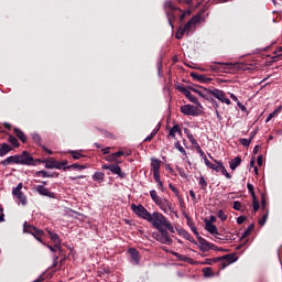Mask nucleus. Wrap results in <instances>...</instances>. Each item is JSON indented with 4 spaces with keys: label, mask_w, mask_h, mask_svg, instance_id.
<instances>
[{
    "label": "nucleus",
    "mask_w": 282,
    "mask_h": 282,
    "mask_svg": "<svg viewBox=\"0 0 282 282\" xmlns=\"http://www.w3.org/2000/svg\"><path fill=\"white\" fill-rule=\"evenodd\" d=\"M151 219L152 220H149V224H151L153 228H155V230L166 228L169 232L175 234V228L173 227V225H171L169 218H166V216H164L162 213L154 212L151 216Z\"/></svg>",
    "instance_id": "1"
},
{
    "label": "nucleus",
    "mask_w": 282,
    "mask_h": 282,
    "mask_svg": "<svg viewBox=\"0 0 282 282\" xmlns=\"http://www.w3.org/2000/svg\"><path fill=\"white\" fill-rule=\"evenodd\" d=\"M150 197L152 202H154V204L163 210V213L165 214H169V212L173 213V204L169 199L160 197V195H158V192L155 189L150 191Z\"/></svg>",
    "instance_id": "2"
},
{
    "label": "nucleus",
    "mask_w": 282,
    "mask_h": 282,
    "mask_svg": "<svg viewBox=\"0 0 282 282\" xmlns=\"http://www.w3.org/2000/svg\"><path fill=\"white\" fill-rule=\"evenodd\" d=\"M20 158V165L22 166H39V164H43V160L41 159H34L32 154L28 151H23L21 154H19Z\"/></svg>",
    "instance_id": "3"
},
{
    "label": "nucleus",
    "mask_w": 282,
    "mask_h": 282,
    "mask_svg": "<svg viewBox=\"0 0 282 282\" xmlns=\"http://www.w3.org/2000/svg\"><path fill=\"white\" fill-rule=\"evenodd\" d=\"M23 232H26L28 235H32L36 239V241H40V243H43V237H45V231L28 224V221L23 224Z\"/></svg>",
    "instance_id": "4"
},
{
    "label": "nucleus",
    "mask_w": 282,
    "mask_h": 282,
    "mask_svg": "<svg viewBox=\"0 0 282 282\" xmlns=\"http://www.w3.org/2000/svg\"><path fill=\"white\" fill-rule=\"evenodd\" d=\"M164 8H165L167 19L170 21V25H173L172 21H175V19L180 17L182 9L174 7L173 2L171 1H166L164 4Z\"/></svg>",
    "instance_id": "5"
},
{
    "label": "nucleus",
    "mask_w": 282,
    "mask_h": 282,
    "mask_svg": "<svg viewBox=\"0 0 282 282\" xmlns=\"http://www.w3.org/2000/svg\"><path fill=\"white\" fill-rule=\"evenodd\" d=\"M131 210L134 213V215L141 217V219H144L145 221H152L151 217L153 214L149 213V210L142 205L132 204Z\"/></svg>",
    "instance_id": "6"
},
{
    "label": "nucleus",
    "mask_w": 282,
    "mask_h": 282,
    "mask_svg": "<svg viewBox=\"0 0 282 282\" xmlns=\"http://www.w3.org/2000/svg\"><path fill=\"white\" fill-rule=\"evenodd\" d=\"M219 261H227L220 263V270H226L230 263H235L237 261V258L235 257V253H229L223 257L214 258V263H219Z\"/></svg>",
    "instance_id": "7"
},
{
    "label": "nucleus",
    "mask_w": 282,
    "mask_h": 282,
    "mask_svg": "<svg viewBox=\"0 0 282 282\" xmlns=\"http://www.w3.org/2000/svg\"><path fill=\"white\" fill-rule=\"evenodd\" d=\"M23 189V183H19L17 187L12 189V195L17 197V199L22 204V206H28V196H25L24 193H22Z\"/></svg>",
    "instance_id": "8"
},
{
    "label": "nucleus",
    "mask_w": 282,
    "mask_h": 282,
    "mask_svg": "<svg viewBox=\"0 0 282 282\" xmlns=\"http://www.w3.org/2000/svg\"><path fill=\"white\" fill-rule=\"evenodd\" d=\"M101 169H104L105 171H111L113 175H118V177H120L121 180H124V177H127V173L122 172V167H120L118 163L104 164Z\"/></svg>",
    "instance_id": "9"
},
{
    "label": "nucleus",
    "mask_w": 282,
    "mask_h": 282,
    "mask_svg": "<svg viewBox=\"0 0 282 282\" xmlns=\"http://www.w3.org/2000/svg\"><path fill=\"white\" fill-rule=\"evenodd\" d=\"M209 94L214 96V98H217L220 102H225V105H231L232 102L226 97V93L224 90H219L217 88H214L209 90Z\"/></svg>",
    "instance_id": "10"
},
{
    "label": "nucleus",
    "mask_w": 282,
    "mask_h": 282,
    "mask_svg": "<svg viewBox=\"0 0 282 282\" xmlns=\"http://www.w3.org/2000/svg\"><path fill=\"white\" fill-rule=\"evenodd\" d=\"M33 188L36 191V193H39V195L50 197L51 199H56V194L54 192H50V189L43 185H34Z\"/></svg>",
    "instance_id": "11"
},
{
    "label": "nucleus",
    "mask_w": 282,
    "mask_h": 282,
    "mask_svg": "<svg viewBox=\"0 0 282 282\" xmlns=\"http://www.w3.org/2000/svg\"><path fill=\"white\" fill-rule=\"evenodd\" d=\"M198 248L203 252H208V250H217V246L213 242H208L205 238H199Z\"/></svg>",
    "instance_id": "12"
},
{
    "label": "nucleus",
    "mask_w": 282,
    "mask_h": 282,
    "mask_svg": "<svg viewBox=\"0 0 282 282\" xmlns=\"http://www.w3.org/2000/svg\"><path fill=\"white\" fill-rule=\"evenodd\" d=\"M197 111H198L197 106H194V105L181 106V113H184V116H199Z\"/></svg>",
    "instance_id": "13"
},
{
    "label": "nucleus",
    "mask_w": 282,
    "mask_h": 282,
    "mask_svg": "<svg viewBox=\"0 0 282 282\" xmlns=\"http://www.w3.org/2000/svg\"><path fill=\"white\" fill-rule=\"evenodd\" d=\"M209 158H210V160H213V162H215V164L213 162H210L209 160H206L205 165L207 166V169H212V171H216V173H220L221 166H224V162L217 161L213 156H209Z\"/></svg>",
    "instance_id": "14"
},
{
    "label": "nucleus",
    "mask_w": 282,
    "mask_h": 282,
    "mask_svg": "<svg viewBox=\"0 0 282 282\" xmlns=\"http://www.w3.org/2000/svg\"><path fill=\"white\" fill-rule=\"evenodd\" d=\"M187 89H189L191 91H194V94H197L198 96H200V98H204V99L206 98V95L210 94L212 91V89H206V88L198 89L197 86L195 85H189Z\"/></svg>",
    "instance_id": "15"
},
{
    "label": "nucleus",
    "mask_w": 282,
    "mask_h": 282,
    "mask_svg": "<svg viewBox=\"0 0 282 282\" xmlns=\"http://www.w3.org/2000/svg\"><path fill=\"white\" fill-rule=\"evenodd\" d=\"M232 67V64L230 63H221L217 62L210 66L212 72H221V69H230Z\"/></svg>",
    "instance_id": "16"
},
{
    "label": "nucleus",
    "mask_w": 282,
    "mask_h": 282,
    "mask_svg": "<svg viewBox=\"0 0 282 282\" xmlns=\"http://www.w3.org/2000/svg\"><path fill=\"white\" fill-rule=\"evenodd\" d=\"M2 166H10V164H20V156L19 154L11 155L0 163Z\"/></svg>",
    "instance_id": "17"
},
{
    "label": "nucleus",
    "mask_w": 282,
    "mask_h": 282,
    "mask_svg": "<svg viewBox=\"0 0 282 282\" xmlns=\"http://www.w3.org/2000/svg\"><path fill=\"white\" fill-rule=\"evenodd\" d=\"M129 254H130V259L132 261V263H134V265H139L140 264V251H138V249L135 248H130L128 250Z\"/></svg>",
    "instance_id": "18"
},
{
    "label": "nucleus",
    "mask_w": 282,
    "mask_h": 282,
    "mask_svg": "<svg viewBox=\"0 0 282 282\" xmlns=\"http://www.w3.org/2000/svg\"><path fill=\"white\" fill-rule=\"evenodd\" d=\"M176 133H178V135H182V128L180 127V124L175 123L169 131L167 138L172 140H177Z\"/></svg>",
    "instance_id": "19"
},
{
    "label": "nucleus",
    "mask_w": 282,
    "mask_h": 282,
    "mask_svg": "<svg viewBox=\"0 0 282 282\" xmlns=\"http://www.w3.org/2000/svg\"><path fill=\"white\" fill-rule=\"evenodd\" d=\"M12 151H14V147L8 143H0V158H6Z\"/></svg>",
    "instance_id": "20"
},
{
    "label": "nucleus",
    "mask_w": 282,
    "mask_h": 282,
    "mask_svg": "<svg viewBox=\"0 0 282 282\" xmlns=\"http://www.w3.org/2000/svg\"><path fill=\"white\" fill-rule=\"evenodd\" d=\"M189 76L197 80L198 83H205L208 84L213 80L210 77H206V75H199L197 73H191Z\"/></svg>",
    "instance_id": "21"
},
{
    "label": "nucleus",
    "mask_w": 282,
    "mask_h": 282,
    "mask_svg": "<svg viewBox=\"0 0 282 282\" xmlns=\"http://www.w3.org/2000/svg\"><path fill=\"white\" fill-rule=\"evenodd\" d=\"M202 17L199 15H194L185 25H184V30L185 32H191V28H193V25H195L196 23H199Z\"/></svg>",
    "instance_id": "22"
},
{
    "label": "nucleus",
    "mask_w": 282,
    "mask_h": 282,
    "mask_svg": "<svg viewBox=\"0 0 282 282\" xmlns=\"http://www.w3.org/2000/svg\"><path fill=\"white\" fill-rule=\"evenodd\" d=\"M150 166L152 173H160V169H162V161H160V159H151Z\"/></svg>",
    "instance_id": "23"
},
{
    "label": "nucleus",
    "mask_w": 282,
    "mask_h": 282,
    "mask_svg": "<svg viewBox=\"0 0 282 282\" xmlns=\"http://www.w3.org/2000/svg\"><path fill=\"white\" fill-rule=\"evenodd\" d=\"M48 235L53 243H55V247L58 249V251L63 252V248H61V237H58V234L48 231Z\"/></svg>",
    "instance_id": "24"
},
{
    "label": "nucleus",
    "mask_w": 282,
    "mask_h": 282,
    "mask_svg": "<svg viewBox=\"0 0 282 282\" xmlns=\"http://www.w3.org/2000/svg\"><path fill=\"white\" fill-rule=\"evenodd\" d=\"M13 133L22 141V144H28V137L25 135V132L21 131L19 128H13Z\"/></svg>",
    "instance_id": "25"
},
{
    "label": "nucleus",
    "mask_w": 282,
    "mask_h": 282,
    "mask_svg": "<svg viewBox=\"0 0 282 282\" xmlns=\"http://www.w3.org/2000/svg\"><path fill=\"white\" fill-rule=\"evenodd\" d=\"M35 175L37 177H58V173L57 172L50 173V172H47L45 170L35 172Z\"/></svg>",
    "instance_id": "26"
},
{
    "label": "nucleus",
    "mask_w": 282,
    "mask_h": 282,
    "mask_svg": "<svg viewBox=\"0 0 282 282\" xmlns=\"http://www.w3.org/2000/svg\"><path fill=\"white\" fill-rule=\"evenodd\" d=\"M158 230L162 235L163 239L169 242V246H171V243H173V239L171 238V236H169V229H164V227H161Z\"/></svg>",
    "instance_id": "27"
},
{
    "label": "nucleus",
    "mask_w": 282,
    "mask_h": 282,
    "mask_svg": "<svg viewBox=\"0 0 282 282\" xmlns=\"http://www.w3.org/2000/svg\"><path fill=\"white\" fill-rule=\"evenodd\" d=\"M173 257H176L178 261H184L185 263H191L193 265V260L184 254H180L178 252L172 251Z\"/></svg>",
    "instance_id": "28"
},
{
    "label": "nucleus",
    "mask_w": 282,
    "mask_h": 282,
    "mask_svg": "<svg viewBox=\"0 0 282 282\" xmlns=\"http://www.w3.org/2000/svg\"><path fill=\"white\" fill-rule=\"evenodd\" d=\"M241 164V156H236L229 162V167L231 171H237V166Z\"/></svg>",
    "instance_id": "29"
},
{
    "label": "nucleus",
    "mask_w": 282,
    "mask_h": 282,
    "mask_svg": "<svg viewBox=\"0 0 282 282\" xmlns=\"http://www.w3.org/2000/svg\"><path fill=\"white\" fill-rule=\"evenodd\" d=\"M205 228L207 231H209L210 235H221V234L217 232V226H215L210 223H206Z\"/></svg>",
    "instance_id": "30"
},
{
    "label": "nucleus",
    "mask_w": 282,
    "mask_h": 282,
    "mask_svg": "<svg viewBox=\"0 0 282 282\" xmlns=\"http://www.w3.org/2000/svg\"><path fill=\"white\" fill-rule=\"evenodd\" d=\"M8 142L11 143V147H13V149H19V147H21V144L19 143V139H17V137L12 134H9Z\"/></svg>",
    "instance_id": "31"
},
{
    "label": "nucleus",
    "mask_w": 282,
    "mask_h": 282,
    "mask_svg": "<svg viewBox=\"0 0 282 282\" xmlns=\"http://www.w3.org/2000/svg\"><path fill=\"white\" fill-rule=\"evenodd\" d=\"M254 230V224H251L242 234V236L240 237V241H243V239H246L247 237H250V235L252 234V231Z\"/></svg>",
    "instance_id": "32"
},
{
    "label": "nucleus",
    "mask_w": 282,
    "mask_h": 282,
    "mask_svg": "<svg viewBox=\"0 0 282 282\" xmlns=\"http://www.w3.org/2000/svg\"><path fill=\"white\" fill-rule=\"evenodd\" d=\"M177 91H181V94H184L185 98H189L193 96V94H191V90H188V87H184V86H176Z\"/></svg>",
    "instance_id": "33"
},
{
    "label": "nucleus",
    "mask_w": 282,
    "mask_h": 282,
    "mask_svg": "<svg viewBox=\"0 0 282 282\" xmlns=\"http://www.w3.org/2000/svg\"><path fill=\"white\" fill-rule=\"evenodd\" d=\"M64 171H69L70 169H79V171H83L85 169H87V165H80L78 163L72 164V165H67L63 167Z\"/></svg>",
    "instance_id": "34"
},
{
    "label": "nucleus",
    "mask_w": 282,
    "mask_h": 282,
    "mask_svg": "<svg viewBox=\"0 0 282 282\" xmlns=\"http://www.w3.org/2000/svg\"><path fill=\"white\" fill-rule=\"evenodd\" d=\"M68 153H70L73 160H80V158H85V155L80 153V151L69 150Z\"/></svg>",
    "instance_id": "35"
},
{
    "label": "nucleus",
    "mask_w": 282,
    "mask_h": 282,
    "mask_svg": "<svg viewBox=\"0 0 282 282\" xmlns=\"http://www.w3.org/2000/svg\"><path fill=\"white\" fill-rule=\"evenodd\" d=\"M93 180H95V182H105V173L95 172V174L93 175Z\"/></svg>",
    "instance_id": "36"
},
{
    "label": "nucleus",
    "mask_w": 282,
    "mask_h": 282,
    "mask_svg": "<svg viewBox=\"0 0 282 282\" xmlns=\"http://www.w3.org/2000/svg\"><path fill=\"white\" fill-rule=\"evenodd\" d=\"M153 238L160 243H165L166 246H169V242L164 239V237L160 234V231L156 234H153Z\"/></svg>",
    "instance_id": "37"
},
{
    "label": "nucleus",
    "mask_w": 282,
    "mask_h": 282,
    "mask_svg": "<svg viewBox=\"0 0 282 282\" xmlns=\"http://www.w3.org/2000/svg\"><path fill=\"white\" fill-rule=\"evenodd\" d=\"M31 135H32V140H33V142H35V144H37L39 147H43L41 144V142H42L41 134L33 132Z\"/></svg>",
    "instance_id": "38"
},
{
    "label": "nucleus",
    "mask_w": 282,
    "mask_h": 282,
    "mask_svg": "<svg viewBox=\"0 0 282 282\" xmlns=\"http://www.w3.org/2000/svg\"><path fill=\"white\" fill-rule=\"evenodd\" d=\"M281 111H282V106L278 107L273 112H271V113L268 116L265 122H270L271 119L274 118V117L276 116V113H281Z\"/></svg>",
    "instance_id": "39"
},
{
    "label": "nucleus",
    "mask_w": 282,
    "mask_h": 282,
    "mask_svg": "<svg viewBox=\"0 0 282 282\" xmlns=\"http://www.w3.org/2000/svg\"><path fill=\"white\" fill-rule=\"evenodd\" d=\"M187 17H191V10L182 11L181 14H180V19H178L180 23H184V20Z\"/></svg>",
    "instance_id": "40"
},
{
    "label": "nucleus",
    "mask_w": 282,
    "mask_h": 282,
    "mask_svg": "<svg viewBox=\"0 0 282 282\" xmlns=\"http://www.w3.org/2000/svg\"><path fill=\"white\" fill-rule=\"evenodd\" d=\"M203 274L204 276L208 278V276H215V273L213 272V268L210 267H206L203 269Z\"/></svg>",
    "instance_id": "41"
},
{
    "label": "nucleus",
    "mask_w": 282,
    "mask_h": 282,
    "mask_svg": "<svg viewBox=\"0 0 282 282\" xmlns=\"http://www.w3.org/2000/svg\"><path fill=\"white\" fill-rule=\"evenodd\" d=\"M198 184H199L202 191H206V188L208 186V182H206V178H204V176H200L198 178Z\"/></svg>",
    "instance_id": "42"
},
{
    "label": "nucleus",
    "mask_w": 282,
    "mask_h": 282,
    "mask_svg": "<svg viewBox=\"0 0 282 282\" xmlns=\"http://www.w3.org/2000/svg\"><path fill=\"white\" fill-rule=\"evenodd\" d=\"M195 149H196L197 153H199L200 158H203V160L206 164V160H208V158L206 156V153H204V150H202V147H199V144H198L195 147Z\"/></svg>",
    "instance_id": "43"
},
{
    "label": "nucleus",
    "mask_w": 282,
    "mask_h": 282,
    "mask_svg": "<svg viewBox=\"0 0 282 282\" xmlns=\"http://www.w3.org/2000/svg\"><path fill=\"white\" fill-rule=\"evenodd\" d=\"M220 173H221V175H225V177L227 180H232V175H230V173H228V170H226L225 165L220 166Z\"/></svg>",
    "instance_id": "44"
},
{
    "label": "nucleus",
    "mask_w": 282,
    "mask_h": 282,
    "mask_svg": "<svg viewBox=\"0 0 282 282\" xmlns=\"http://www.w3.org/2000/svg\"><path fill=\"white\" fill-rule=\"evenodd\" d=\"M174 147H175V149H177V151H180V153H182V155H186V150L184 149V147H182L180 141H176L174 143Z\"/></svg>",
    "instance_id": "45"
},
{
    "label": "nucleus",
    "mask_w": 282,
    "mask_h": 282,
    "mask_svg": "<svg viewBox=\"0 0 282 282\" xmlns=\"http://www.w3.org/2000/svg\"><path fill=\"white\" fill-rule=\"evenodd\" d=\"M234 209L243 213V210H246V207H243V205H241L239 200H236L234 202Z\"/></svg>",
    "instance_id": "46"
},
{
    "label": "nucleus",
    "mask_w": 282,
    "mask_h": 282,
    "mask_svg": "<svg viewBox=\"0 0 282 282\" xmlns=\"http://www.w3.org/2000/svg\"><path fill=\"white\" fill-rule=\"evenodd\" d=\"M247 188H248L252 199H254L257 197V194L254 193V185H252V183H248Z\"/></svg>",
    "instance_id": "47"
},
{
    "label": "nucleus",
    "mask_w": 282,
    "mask_h": 282,
    "mask_svg": "<svg viewBox=\"0 0 282 282\" xmlns=\"http://www.w3.org/2000/svg\"><path fill=\"white\" fill-rule=\"evenodd\" d=\"M105 161L106 162H113L115 164H118V159L115 156L113 153L105 156Z\"/></svg>",
    "instance_id": "48"
},
{
    "label": "nucleus",
    "mask_w": 282,
    "mask_h": 282,
    "mask_svg": "<svg viewBox=\"0 0 282 282\" xmlns=\"http://www.w3.org/2000/svg\"><path fill=\"white\" fill-rule=\"evenodd\" d=\"M181 235H183L184 239H187V241H192V243H195V240L193 237H191V234H188L186 230H181Z\"/></svg>",
    "instance_id": "49"
},
{
    "label": "nucleus",
    "mask_w": 282,
    "mask_h": 282,
    "mask_svg": "<svg viewBox=\"0 0 282 282\" xmlns=\"http://www.w3.org/2000/svg\"><path fill=\"white\" fill-rule=\"evenodd\" d=\"M184 34H186V31L183 28H178L175 39H178V40L184 39Z\"/></svg>",
    "instance_id": "50"
},
{
    "label": "nucleus",
    "mask_w": 282,
    "mask_h": 282,
    "mask_svg": "<svg viewBox=\"0 0 282 282\" xmlns=\"http://www.w3.org/2000/svg\"><path fill=\"white\" fill-rule=\"evenodd\" d=\"M217 217L220 221H226L228 219V216L223 212V209L218 212Z\"/></svg>",
    "instance_id": "51"
},
{
    "label": "nucleus",
    "mask_w": 282,
    "mask_h": 282,
    "mask_svg": "<svg viewBox=\"0 0 282 282\" xmlns=\"http://www.w3.org/2000/svg\"><path fill=\"white\" fill-rule=\"evenodd\" d=\"M97 131H100L102 133V135H105V138H110L113 139V134L107 130H102L100 128H97Z\"/></svg>",
    "instance_id": "52"
},
{
    "label": "nucleus",
    "mask_w": 282,
    "mask_h": 282,
    "mask_svg": "<svg viewBox=\"0 0 282 282\" xmlns=\"http://www.w3.org/2000/svg\"><path fill=\"white\" fill-rule=\"evenodd\" d=\"M155 135H158V130H153L150 135H148L143 142H151V140H153V138H155Z\"/></svg>",
    "instance_id": "53"
},
{
    "label": "nucleus",
    "mask_w": 282,
    "mask_h": 282,
    "mask_svg": "<svg viewBox=\"0 0 282 282\" xmlns=\"http://www.w3.org/2000/svg\"><path fill=\"white\" fill-rule=\"evenodd\" d=\"M187 226L191 228L192 232H195L197 230V227H195V223L191 218H187Z\"/></svg>",
    "instance_id": "54"
},
{
    "label": "nucleus",
    "mask_w": 282,
    "mask_h": 282,
    "mask_svg": "<svg viewBox=\"0 0 282 282\" xmlns=\"http://www.w3.org/2000/svg\"><path fill=\"white\" fill-rule=\"evenodd\" d=\"M187 139L189 140L191 144H193V147L199 145V143H197V140L195 139V135L188 134Z\"/></svg>",
    "instance_id": "55"
},
{
    "label": "nucleus",
    "mask_w": 282,
    "mask_h": 282,
    "mask_svg": "<svg viewBox=\"0 0 282 282\" xmlns=\"http://www.w3.org/2000/svg\"><path fill=\"white\" fill-rule=\"evenodd\" d=\"M187 99H189V102H193L194 105H197L198 107H202V104H199V100L194 95H192Z\"/></svg>",
    "instance_id": "56"
},
{
    "label": "nucleus",
    "mask_w": 282,
    "mask_h": 282,
    "mask_svg": "<svg viewBox=\"0 0 282 282\" xmlns=\"http://www.w3.org/2000/svg\"><path fill=\"white\" fill-rule=\"evenodd\" d=\"M265 221H268V212L259 219V226H265Z\"/></svg>",
    "instance_id": "57"
},
{
    "label": "nucleus",
    "mask_w": 282,
    "mask_h": 282,
    "mask_svg": "<svg viewBox=\"0 0 282 282\" xmlns=\"http://www.w3.org/2000/svg\"><path fill=\"white\" fill-rule=\"evenodd\" d=\"M55 164H56V160L46 161L45 169H54Z\"/></svg>",
    "instance_id": "58"
},
{
    "label": "nucleus",
    "mask_w": 282,
    "mask_h": 282,
    "mask_svg": "<svg viewBox=\"0 0 282 282\" xmlns=\"http://www.w3.org/2000/svg\"><path fill=\"white\" fill-rule=\"evenodd\" d=\"M252 204H253V213H257L260 208V205H259V200L256 198H252Z\"/></svg>",
    "instance_id": "59"
},
{
    "label": "nucleus",
    "mask_w": 282,
    "mask_h": 282,
    "mask_svg": "<svg viewBox=\"0 0 282 282\" xmlns=\"http://www.w3.org/2000/svg\"><path fill=\"white\" fill-rule=\"evenodd\" d=\"M251 142L250 139H240V144H242V147H250Z\"/></svg>",
    "instance_id": "60"
},
{
    "label": "nucleus",
    "mask_w": 282,
    "mask_h": 282,
    "mask_svg": "<svg viewBox=\"0 0 282 282\" xmlns=\"http://www.w3.org/2000/svg\"><path fill=\"white\" fill-rule=\"evenodd\" d=\"M169 186L176 197H180V189H177V187H175L173 184H170Z\"/></svg>",
    "instance_id": "61"
},
{
    "label": "nucleus",
    "mask_w": 282,
    "mask_h": 282,
    "mask_svg": "<svg viewBox=\"0 0 282 282\" xmlns=\"http://www.w3.org/2000/svg\"><path fill=\"white\" fill-rule=\"evenodd\" d=\"M205 100H207L212 105L213 101H215V98H213V95H210V93H207V95H205Z\"/></svg>",
    "instance_id": "62"
},
{
    "label": "nucleus",
    "mask_w": 282,
    "mask_h": 282,
    "mask_svg": "<svg viewBox=\"0 0 282 282\" xmlns=\"http://www.w3.org/2000/svg\"><path fill=\"white\" fill-rule=\"evenodd\" d=\"M153 177H154V181L156 182V184L159 182H162V180L160 178V172H153Z\"/></svg>",
    "instance_id": "63"
},
{
    "label": "nucleus",
    "mask_w": 282,
    "mask_h": 282,
    "mask_svg": "<svg viewBox=\"0 0 282 282\" xmlns=\"http://www.w3.org/2000/svg\"><path fill=\"white\" fill-rule=\"evenodd\" d=\"M246 219H247L246 216H239V217L237 218V224L241 225V224H243V221H246Z\"/></svg>",
    "instance_id": "64"
}]
</instances>
